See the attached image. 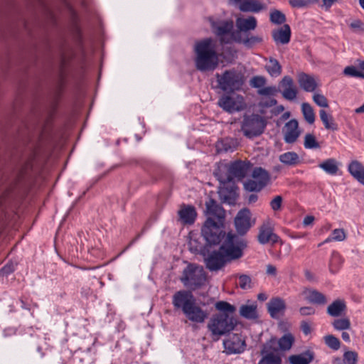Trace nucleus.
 Returning <instances> with one entry per match:
<instances>
[{"mask_svg": "<svg viewBox=\"0 0 364 364\" xmlns=\"http://www.w3.org/2000/svg\"><path fill=\"white\" fill-rule=\"evenodd\" d=\"M247 245L245 238L228 232L218 250H210L208 246L212 245L206 242V246L200 250V252L204 257L206 268L210 272H217L222 269L228 262L241 258Z\"/></svg>", "mask_w": 364, "mask_h": 364, "instance_id": "f257e3e1", "label": "nucleus"}, {"mask_svg": "<svg viewBox=\"0 0 364 364\" xmlns=\"http://www.w3.org/2000/svg\"><path fill=\"white\" fill-rule=\"evenodd\" d=\"M215 308L219 313L214 314L207 325L214 341H218L221 336L234 330L237 324V319L233 316L236 311L235 306L227 301H220L215 304Z\"/></svg>", "mask_w": 364, "mask_h": 364, "instance_id": "f03ea898", "label": "nucleus"}, {"mask_svg": "<svg viewBox=\"0 0 364 364\" xmlns=\"http://www.w3.org/2000/svg\"><path fill=\"white\" fill-rule=\"evenodd\" d=\"M206 213L209 215L203 227L202 234L209 245H219L225 237V232L220 229L225 218L224 209L213 199L205 203Z\"/></svg>", "mask_w": 364, "mask_h": 364, "instance_id": "7ed1b4c3", "label": "nucleus"}, {"mask_svg": "<svg viewBox=\"0 0 364 364\" xmlns=\"http://www.w3.org/2000/svg\"><path fill=\"white\" fill-rule=\"evenodd\" d=\"M173 305L181 309L186 318L195 323H203L208 317L207 311L196 303V299L190 291H178L173 296Z\"/></svg>", "mask_w": 364, "mask_h": 364, "instance_id": "20e7f679", "label": "nucleus"}, {"mask_svg": "<svg viewBox=\"0 0 364 364\" xmlns=\"http://www.w3.org/2000/svg\"><path fill=\"white\" fill-rule=\"evenodd\" d=\"M195 65L201 72L213 70L218 65V56L216 52L215 41L211 38H206L196 43Z\"/></svg>", "mask_w": 364, "mask_h": 364, "instance_id": "39448f33", "label": "nucleus"}, {"mask_svg": "<svg viewBox=\"0 0 364 364\" xmlns=\"http://www.w3.org/2000/svg\"><path fill=\"white\" fill-rule=\"evenodd\" d=\"M218 87L226 92H234L242 89L245 83L244 75L235 68L225 70L216 75Z\"/></svg>", "mask_w": 364, "mask_h": 364, "instance_id": "423d86ee", "label": "nucleus"}, {"mask_svg": "<svg viewBox=\"0 0 364 364\" xmlns=\"http://www.w3.org/2000/svg\"><path fill=\"white\" fill-rule=\"evenodd\" d=\"M206 273L202 266L189 264L183 271L181 281L191 290H196L205 285Z\"/></svg>", "mask_w": 364, "mask_h": 364, "instance_id": "0eeeda50", "label": "nucleus"}, {"mask_svg": "<svg viewBox=\"0 0 364 364\" xmlns=\"http://www.w3.org/2000/svg\"><path fill=\"white\" fill-rule=\"evenodd\" d=\"M267 125L265 119L257 114H244L241 122V130L245 136L261 135Z\"/></svg>", "mask_w": 364, "mask_h": 364, "instance_id": "6e6552de", "label": "nucleus"}, {"mask_svg": "<svg viewBox=\"0 0 364 364\" xmlns=\"http://www.w3.org/2000/svg\"><path fill=\"white\" fill-rule=\"evenodd\" d=\"M217 104L223 111L229 114L241 112L247 108L244 97L235 92L222 95Z\"/></svg>", "mask_w": 364, "mask_h": 364, "instance_id": "1a4fd4ad", "label": "nucleus"}, {"mask_svg": "<svg viewBox=\"0 0 364 364\" xmlns=\"http://www.w3.org/2000/svg\"><path fill=\"white\" fill-rule=\"evenodd\" d=\"M54 112L55 107L53 106L46 116H43L41 113L35 114L33 119L26 123V129L28 131L35 130L41 134L46 133L50 128Z\"/></svg>", "mask_w": 364, "mask_h": 364, "instance_id": "9d476101", "label": "nucleus"}, {"mask_svg": "<svg viewBox=\"0 0 364 364\" xmlns=\"http://www.w3.org/2000/svg\"><path fill=\"white\" fill-rule=\"evenodd\" d=\"M252 164L250 161L237 160L230 163L228 167V175L226 178H219L223 183L230 182L236 178L239 181L243 179L250 173Z\"/></svg>", "mask_w": 364, "mask_h": 364, "instance_id": "9b49d317", "label": "nucleus"}, {"mask_svg": "<svg viewBox=\"0 0 364 364\" xmlns=\"http://www.w3.org/2000/svg\"><path fill=\"white\" fill-rule=\"evenodd\" d=\"M210 26L213 33L219 37L221 44H228L231 43L232 36L227 37V35L232 33L233 29V21H214L213 18H209Z\"/></svg>", "mask_w": 364, "mask_h": 364, "instance_id": "f8f14e48", "label": "nucleus"}, {"mask_svg": "<svg viewBox=\"0 0 364 364\" xmlns=\"http://www.w3.org/2000/svg\"><path fill=\"white\" fill-rule=\"evenodd\" d=\"M252 225L250 210L247 208L240 210L235 218V226L237 232V234H235L243 238L242 236L249 231Z\"/></svg>", "mask_w": 364, "mask_h": 364, "instance_id": "ddd939ff", "label": "nucleus"}, {"mask_svg": "<svg viewBox=\"0 0 364 364\" xmlns=\"http://www.w3.org/2000/svg\"><path fill=\"white\" fill-rule=\"evenodd\" d=\"M225 350L228 353H240L245 348V342L238 334H233L223 341Z\"/></svg>", "mask_w": 364, "mask_h": 364, "instance_id": "4468645a", "label": "nucleus"}, {"mask_svg": "<svg viewBox=\"0 0 364 364\" xmlns=\"http://www.w3.org/2000/svg\"><path fill=\"white\" fill-rule=\"evenodd\" d=\"M297 81L299 87L308 92H314L318 86L315 77L305 73L298 74Z\"/></svg>", "mask_w": 364, "mask_h": 364, "instance_id": "2eb2a0df", "label": "nucleus"}, {"mask_svg": "<svg viewBox=\"0 0 364 364\" xmlns=\"http://www.w3.org/2000/svg\"><path fill=\"white\" fill-rule=\"evenodd\" d=\"M285 309V302L279 297L272 298L267 304L268 312L274 318H277L281 314H283Z\"/></svg>", "mask_w": 364, "mask_h": 364, "instance_id": "dca6fc26", "label": "nucleus"}, {"mask_svg": "<svg viewBox=\"0 0 364 364\" xmlns=\"http://www.w3.org/2000/svg\"><path fill=\"white\" fill-rule=\"evenodd\" d=\"M348 171L358 182L364 186V165L360 161H351L348 165Z\"/></svg>", "mask_w": 364, "mask_h": 364, "instance_id": "f3484780", "label": "nucleus"}, {"mask_svg": "<svg viewBox=\"0 0 364 364\" xmlns=\"http://www.w3.org/2000/svg\"><path fill=\"white\" fill-rule=\"evenodd\" d=\"M178 213L183 224H193L197 215L195 208L190 205H182Z\"/></svg>", "mask_w": 364, "mask_h": 364, "instance_id": "a211bd4d", "label": "nucleus"}, {"mask_svg": "<svg viewBox=\"0 0 364 364\" xmlns=\"http://www.w3.org/2000/svg\"><path fill=\"white\" fill-rule=\"evenodd\" d=\"M257 237L259 242L262 245L268 242L274 244L279 239V237L273 232L272 229L266 225L260 228Z\"/></svg>", "mask_w": 364, "mask_h": 364, "instance_id": "6ab92c4d", "label": "nucleus"}, {"mask_svg": "<svg viewBox=\"0 0 364 364\" xmlns=\"http://www.w3.org/2000/svg\"><path fill=\"white\" fill-rule=\"evenodd\" d=\"M266 9V6L259 0H244L239 4V9L242 12L259 13Z\"/></svg>", "mask_w": 364, "mask_h": 364, "instance_id": "aec40b11", "label": "nucleus"}, {"mask_svg": "<svg viewBox=\"0 0 364 364\" xmlns=\"http://www.w3.org/2000/svg\"><path fill=\"white\" fill-rule=\"evenodd\" d=\"M272 38L277 43H288L291 38L290 26L288 24H284L279 29L273 31Z\"/></svg>", "mask_w": 364, "mask_h": 364, "instance_id": "412c9836", "label": "nucleus"}, {"mask_svg": "<svg viewBox=\"0 0 364 364\" xmlns=\"http://www.w3.org/2000/svg\"><path fill=\"white\" fill-rule=\"evenodd\" d=\"M314 357V353L311 350H307L301 353L290 355L289 361L290 364H310Z\"/></svg>", "mask_w": 364, "mask_h": 364, "instance_id": "4be33fe9", "label": "nucleus"}, {"mask_svg": "<svg viewBox=\"0 0 364 364\" xmlns=\"http://www.w3.org/2000/svg\"><path fill=\"white\" fill-rule=\"evenodd\" d=\"M340 163L334 158L323 160L318 164V167L326 173L336 176L339 171Z\"/></svg>", "mask_w": 364, "mask_h": 364, "instance_id": "5701e85b", "label": "nucleus"}, {"mask_svg": "<svg viewBox=\"0 0 364 364\" xmlns=\"http://www.w3.org/2000/svg\"><path fill=\"white\" fill-rule=\"evenodd\" d=\"M257 21L255 16H251L247 18H237L236 19V26L241 32H247L256 28Z\"/></svg>", "mask_w": 364, "mask_h": 364, "instance_id": "b1692460", "label": "nucleus"}, {"mask_svg": "<svg viewBox=\"0 0 364 364\" xmlns=\"http://www.w3.org/2000/svg\"><path fill=\"white\" fill-rule=\"evenodd\" d=\"M346 310V304L343 300L337 299L327 307V313L333 317L341 316Z\"/></svg>", "mask_w": 364, "mask_h": 364, "instance_id": "393cba45", "label": "nucleus"}, {"mask_svg": "<svg viewBox=\"0 0 364 364\" xmlns=\"http://www.w3.org/2000/svg\"><path fill=\"white\" fill-rule=\"evenodd\" d=\"M238 142L232 138H220L216 143L215 147L218 153L221 151H233Z\"/></svg>", "mask_w": 364, "mask_h": 364, "instance_id": "a878e982", "label": "nucleus"}, {"mask_svg": "<svg viewBox=\"0 0 364 364\" xmlns=\"http://www.w3.org/2000/svg\"><path fill=\"white\" fill-rule=\"evenodd\" d=\"M283 132L284 136H299L301 132L298 121L294 119L287 122L283 128Z\"/></svg>", "mask_w": 364, "mask_h": 364, "instance_id": "bb28decb", "label": "nucleus"}, {"mask_svg": "<svg viewBox=\"0 0 364 364\" xmlns=\"http://www.w3.org/2000/svg\"><path fill=\"white\" fill-rule=\"evenodd\" d=\"M343 259L336 251H333L328 264L329 272L334 274L337 273L342 266Z\"/></svg>", "mask_w": 364, "mask_h": 364, "instance_id": "cd10ccee", "label": "nucleus"}, {"mask_svg": "<svg viewBox=\"0 0 364 364\" xmlns=\"http://www.w3.org/2000/svg\"><path fill=\"white\" fill-rule=\"evenodd\" d=\"M278 341L276 338H272L267 341L261 350V354L264 355L263 358H267L269 355L279 356L274 352L279 350Z\"/></svg>", "mask_w": 364, "mask_h": 364, "instance_id": "c85d7f7f", "label": "nucleus"}, {"mask_svg": "<svg viewBox=\"0 0 364 364\" xmlns=\"http://www.w3.org/2000/svg\"><path fill=\"white\" fill-rule=\"evenodd\" d=\"M267 72L271 77H277L282 73V66L279 61L273 58H269L268 63L265 65Z\"/></svg>", "mask_w": 364, "mask_h": 364, "instance_id": "c756f323", "label": "nucleus"}, {"mask_svg": "<svg viewBox=\"0 0 364 364\" xmlns=\"http://www.w3.org/2000/svg\"><path fill=\"white\" fill-rule=\"evenodd\" d=\"M252 178L258 181L259 183H263L265 187L270 181L269 173L262 167H256L253 169L252 173Z\"/></svg>", "mask_w": 364, "mask_h": 364, "instance_id": "7c9ffc66", "label": "nucleus"}, {"mask_svg": "<svg viewBox=\"0 0 364 364\" xmlns=\"http://www.w3.org/2000/svg\"><path fill=\"white\" fill-rule=\"evenodd\" d=\"M240 315L247 319H254L257 317V305L252 304L251 305L244 304L240 308Z\"/></svg>", "mask_w": 364, "mask_h": 364, "instance_id": "2f4dec72", "label": "nucleus"}, {"mask_svg": "<svg viewBox=\"0 0 364 364\" xmlns=\"http://www.w3.org/2000/svg\"><path fill=\"white\" fill-rule=\"evenodd\" d=\"M306 300L312 304H325L327 302L326 296L316 290H309L306 297Z\"/></svg>", "mask_w": 364, "mask_h": 364, "instance_id": "473e14b6", "label": "nucleus"}, {"mask_svg": "<svg viewBox=\"0 0 364 364\" xmlns=\"http://www.w3.org/2000/svg\"><path fill=\"white\" fill-rule=\"evenodd\" d=\"M279 161L288 166H294L299 162V157L296 152L288 151L279 156Z\"/></svg>", "mask_w": 364, "mask_h": 364, "instance_id": "72a5a7b5", "label": "nucleus"}, {"mask_svg": "<svg viewBox=\"0 0 364 364\" xmlns=\"http://www.w3.org/2000/svg\"><path fill=\"white\" fill-rule=\"evenodd\" d=\"M277 341L280 350H288L291 348L294 342V337L291 333H287L277 340Z\"/></svg>", "mask_w": 364, "mask_h": 364, "instance_id": "f704fd0d", "label": "nucleus"}, {"mask_svg": "<svg viewBox=\"0 0 364 364\" xmlns=\"http://www.w3.org/2000/svg\"><path fill=\"white\" fill-rule=\"evenodd\" d=\"M319 115L326 129L331 130L337 129V124L334 122L331 115L328 114L323 109L319 111Z\"/></svg>", "mask_w": 364, "mask_h": 364, "instance_id": "c9c22d12", "label": "nucleus"}, {"mask_svg": "<svg viewBox=\"0 0 364 364\" xmlns=\"http://www.w3.org/2000/svg\"><path fill=\"white\" fill-rule=\"evenodd\" d=\"M301 112L305 120L310 124L315 121V114L311 105L308 102L301 104Z\"/></svg>", "mask_w": 364, "mask_h": 364, "instance_id": "e433bc0d", "label": "nucleus"}, {"mask_svg": "<svg viewBox=\"0 0 364 364\" xmlns=\"http://www.w3.org/2000/svg\"><path fill=\"white\" fill-rule=\"evenodd\" d=\"M332 326L337 331L349 330L351 327L350 321L348 318H336L332 322Z\"/></svg>", "mask_w": 364, "mask_h": 364, "instance_id": "4c0bfd02", "label": "nucleus"}, {"mask_svg": "<svg viewBox=\"0 0 364 364\" xmlns=\"http://www.w3.org/2000/svg\"><path fill=\"white\" fill-rule=\"evenodd\" d=\"M244 188L247 191L259 192L262 189H263L264 187L263 183H260L258 182V181H256L255 179L254 180L250 179L244 183Z\"/></svg>", "mask_w": 364, "mask_h": 364, "instance_id": "58836bf2", "label": "nucleus"}, {"mask_svg": "<svg viewBox=\"0 0 364 364\" xmlns=\"http://www.w3.org/2000/svg\"><path fill=\"white\" fill-rule=\"evenodd\" d=\"M270 21L277 25H281L286 21L285 15L279 10H273L270 13Z\"/></svg>", "mask_w": 364, "mask_h": 364, "instance_id": "ea45409f", "label": "nucleus"}, {"mask_svg": "<svg viewBox=\"0 0 364 364\" xmlns=\"http://www.w3.org/2000/svg\"><path fill=\"white\" fill-rule=\"evenodd\" d=\"M323 340L326 345L333 350H338L341 347L339 339L333 335L325 336Z\"/></svg>", "mask_w": 364, "mask_h": 364, "instance_id": "a19ab883", "label": "nucleus"}, {"mask_svg": "<svg viewBox=\"0 0 364 364\" xmlns=\"http://www.w3.org/2000/svg\"><path fill=\"white\" fill-rule=\"evenodd\" d=\"M318 0H289V4L293 8H304L307 7L311 4H315Z\"/></svg>", "mask_w": 364, "mask_h": 364, "instance_id": "79ce46f5", "label": "nucleus"}, {"mask_svg": "<svg viewBox=\"0 0 364 364\" xmlns=\"http://www.w3.org/2000/svg\"><path fill=\"white\" fill-rule=\"evenodd\" d=\"M343 362L346 364H356L358 362V353L352 350L346 351L343 354Z\"/></svg>", "mask_w": 364, "mask_h": 364, "instance_id": "37998d69", "label": "nucleus"}, {"mask_svg": "<svg viewBox=\"0 0 364 364\" xmlns=\"http://www.w3.org/2000/svg\"><path fill=\"white\" fill-rule=\"evenodd\" d=\"M283 97L287 100L292 101L296 98L297 89L294 86L291 88H287L281 91Z\"/></svg>", "mask_w": 364, "mask_h": 364, "instance_id": "c03bdc74", "label": "nucleus"}, {"mask_svg": "<svg viewBox=\"0 0 364 364\" xmlns=\"http://www.w3.org/2000/svg\"><path fill=\"white\" fill-rule=\"evenodd\" d=\"M239 286L242 289H248L252 288V279L247 274H240L239 276Z\"/></svg>", "mask_w": 364, "mask_h": 364, "instance_id": "a18cd8bd", "label": "nucleus"}, {"mask_svg": "<svg viewBox=\"0 0 364 364\" xmlns=\"http://www.w3.org/2000/svg\"><path fill=\"white\" fill-rule=\"evenodd\" d=\"M343 73L346 75L351 76V77H361L364 79V72H360L354 66H348L345 68L343 70Z\"/></svg>", "mask_w": 364, "mask_h": 364, "instance_id": "49530a36", "label": "nucleus"}, {"mask_svg": "<svg viewBox=\"0 0 364 364\" xmlns=\"http://www.w3.org/2000/svg\"><path fill=\"white\" fill-rule=\"evenodd\" d=\"M242 42L245 46L250 48L255 44L262 42V38L259 36H252L242 39Z\"/></svg>", "mask_w": 364, "mask_h": 364, "instance_id": "de8ad7c7", "label": "nucleus"}, {"mask_svg": "<svg viewBox=\"0 0 364 364\" xmlns=\"http://www.w3.org/2000/svg\"><path fill=\"white\" fill-rule=\"evenodd\" d=\"M313 100L318 106L321 107H328V103L326 97L321 94L314 93L313 95Z\"/></svg>", "mask_w": 364, "mask_h": 364, "instance_id": "09e8293b", "label": "nucleus"}, {"mask_svg": "<svg viewBox=\"0 0 364 364\" xmlns=\"http://www.w3.org/2000/svg\"><path fill=\"white\" fill-rule=\"evenodd\" d=\"M346 238V234L343 229H335L332 232V239L334 241L341 242L345 240Z\"/></svg>", "mask_w": 364, "mask_h": 364, "instance_id": "8fccbe9b", "label": "nucleus"}, {"mask_svg": "<svg viewBox=\"0 0 364 364\" xmlns=\"http://www.w3.org/2000/svg\"><path fill=\"white\" fill-rule=\"evenodd\" d=\"M258 364H281V358L279 356L269 355L262 358Z\"/></svg>", "mask_w": 364, "mask_h": 364, "instance_id": "3c124183", "label": "nucleus"}, {"mask_svg": "<svg viewBox=\"0 0 364 364\" xmlns=\"http://www.w3.org/2000/svg\"><path fill=\"white\" fill-rule=\"evenodd\" d=\"M294 81L290 76H284L279 82V87L282 90L294 87Z\"/></svg>", "mask_w": 364, "mask_h": 364, "instance_id": "603ef678", "label": "nucleus"}, {"mask_svg": "<svg viewBox=\"0 0 364 364\" xmlns=\"http://www.w3.org/2000/svg\"><path fill=\"white\" fill-rule=\"evenodd\" d=\"M304 146L306 149H319L320 144L316 141V138H305Z\"/></svg>", "mask_w": 364, "mask_h": 364, "instance_id": "864d4df0", "label": "nucleus"}, {"mask_svg": "<svg viewBox=\"0 0 364 364\" xmlns=\"http://www.w3.org/2000/svg\"><path fill=\"white\" fill-rule=\"evenodd\" d=\"M282 197L281 196H277L270 202V206L274 211L279 210L282 208Z\"/></svg>", "mask_w": 364, "mask_h": 364, "instance_id": "5fc2aeb1", "label": "nucleus"}, {"mask_svg": "<svg viewBox=\"0 0 364 364\" xmlns=\"http://www.w3.org/2000/svg\"><path fill=\"white\" fill-rule=\"evenodd\" d=\"M277 100L270 97L262 98L259 102V106L262 108H267L272 107L277 104Z\"/></svg>", "mask_w": 364, "mask_h": 364, "instance_id": "6e6d98bb", "label": "nucleus"}, {"mask_svg": "<svg viewBox=\"0 0 364 364\" xmlns=\"http://www.w3.org/2000/svg\"><path fill=\"white\" fill-rule=\"evenodd\" d=\"M277 92V89L275 87H265L258 90V93L260 95H265V96H272L274 95Z\"/></svg>", "mask_w": 364, "mask_h": 364, "instance_id": "4d7b16f0", "label": "nucleus"}, {"mask_svg": "<svg viewBox=\"0 0 364 364\" xmlns=\"http://www.w3.org/2000/svg\"><path fill=\"white\" fill-rule=\"evenodd\" d=\"M14 269L15 264L13 262H9L0 269V274L2 276H7L12 273Z\"/></svg>", "mask_w": 364, "mask_h": 364, "instance_id": "13d9d810", "label": "nucleus"}, {"mask_svg": "<svg viewBox=\"0 0 364 364\" xmlns=\"http://www.w3.org/2000/svg\"><path fill=\"white\" fill-rule=\"evenodd\" d=\"M265 84V79L261 76H255L251 80V85L254 87H261Z\"/></svg>", "mask_w": 364, "mask_h": 364, "instance_id": "bf43d9fd", "label": "nucleus"}, {"mask_svg": "<svg viewBox=\"0 0 364 364\" xmlns=\"http://www.w3.org/2000/svg\"><path fill=\"white\" fill-rule=\"evenodd\" d=\"M299 313L301 316H310L315 314V309L311 306H304L299 309Z\"/></svg>", "mask_w": 364, "mask_h": 364, "instance_id": "052dcab7", "label": "nucleus"}, {"mask_svg": "<svg viewBox=\"0 0 364 364\" xmlns=\"http://www.w3.org/2000/svg\"><path fill=\"white\" fill-rule=\"evenodd\" d=\"M301 329L305 335H309L311 332V327L306 321H302L301 322Z\"/></svg>", "mask_w": 364, "mask_h": 364, "instance_id": "680f3d73", "label": "nucleus"}, {"mask_svg": "<svg viewBox=\"0 0 364 364\" xmlns=\"http://www.w3.org/2000/svg\"><path fill=\"white\" fill-rule=\"evenodd\" d=\"M266 273L268 275L276 276V274H277V268H276V267L272 265V264H267V265Z\"/></svg>", "mask_w": 364, "mask_h": 364, "instance_id": "e2e57ef3", "label": "nucleus"}, {"mask_svg": "<svg viewBox=\"0 0 364 364\" xmlns=\"http://www.w3.org/2000/svg\"><path fill=\"white\" fill-rule=\"evenodd\" d=\"M314 220V217L312 215L306 216L304 219L303 224L304 225H309L312 224Z\"/></svg>", "mask_w": 364, "mask_h": 364, "instance_id": "0e129e2a", "label": "nucleus"}, {"mask_svg": "<svg viewBox=\"0 0 364 364\" xmlns=\"http://www.w3.org/2000/svg\"><path fill=\"white\" fill-rule=\"evenodd\" d=\"M304 275L307 280L311 282L314 280V275L310 270L306 269L304 271Z\"/></svg>", "mask_w": 364, "mask_h": 364, "instance_id": "69168bd1", "label": "nucleus"}, {"mask_svg": "<svg viewBox=\"0 0 364 364\" xmlns=\"http://www.w3.org/2000/svg\"><path fill=\"white\" fill-rule=\"evenodd\" d=\"M220 196L223 198V200L225 202H228V203H231L235 200V198H232L231 196L228 197L225 195H224V191L220 192Z\"/></svg>", "mask_w": 364, "mask_h": 364, "instance_id": "338daca9", "label": "nucleus"}, {"mask_svg": "<svg viewBox=\"0 0 364 364\" xmlns=\"http://www.w3.org/2000/svg\"><path fill=\"white\" fill-rule=\"evenodd\" d=\"M350 26L352 28H359L362 26V22L360 20H355Z\"/></svg>", "mask_w": 364, "mask_h": 364, "instance_id": "774afa93", "label": "nucleus"}]
</instances>
